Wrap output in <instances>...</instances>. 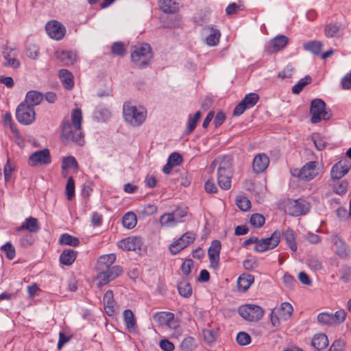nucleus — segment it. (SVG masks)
<instances>
[{
	"label": "nucleus",
	"instance_id": "obj_1",
	"mask_svg": "<svg viewBox=\"0 0 351 351\" xmlns=\"http://www.w3.org/2000/svg\"><path fill=\"white\" fill-rule=\"evenodd\" d=\"M211 166H217V182L219 187L223 190L230 189L233 173L231 157L219 156L214 160Z\"/></svg>",
	"mask_w": 351,
	"mask_h": 351
},
{
	"label": "nucleus",
	"instance_id": "obj_2",
	"mask_svg": "<svg viewBox=\"0 0 351 351\" xmlns=\"http://www.w3.org/2000/svg\"><path fill=\"white\" fill-rule=\"evenodd\" d=\"M123 114L125 122L133 127H139L146 119L147 110L132 101H126L123 106Z\"/></svg>",
	"mask_w": 351,
	"mask_h": 351
},
{
	"label": "nucleus",
	"instance_id": "obj_3",
	"mask_svg": "<svg viewBox=\"0 0 351 351\" xmlns=\"http://www.w3.org/2000/svg\"><path fill=\"white\" fill-rule=\"evenodd\" d=\"M60 141L64 144L74 143L82 146L84 143L82 129L72 125L71 121L64 119L60 123Z\"/></svg>",
	"mask_w": 351,
	"mask_h": 351
},
{
	"label": "nucleus",
	"instance_id": "obj_4",
	"mask_svg": "<svg viewBox=\"0 0 351 351\" xmlns=\"http://www.w3.org/2000/svg\"><path fill=\"white\" fill-rule=\"evenodd\" d=\"M309 114L311 116V123L313 124L322 120L328 121L332 117L331 111L326 108L325 101L319 98L313 99L311 101Z\"/></svg>",
	"mask_w": 351,
	"mask_h": 351
},
{
	"label": "nucleus",
	"instance_id": "obj_5",
	"mask_svg": "<svg viewBox=\"0 0 351 351\" xmlns=\"http://www.w3.org/2000/svg\"><path fill=\"white\" fill-rule=\"evenodd\" d=\"M152 47L148 43H143L134 47L131 59L134 64L140 69L146 67L152 58Z\"/></svg>",
	"mask_w": 351,
	"mask_h": 351
},
{
	"label": "nucleus",
	"instance_id": "obj_6",
	"mask_svg": "<svg viewBox=\"0 0 351 351\" xmlns=\"http://www.w3.org/2000/svg\"><path fill=\"white\" fill-rule=\"evenodd\" d=\"M238 313L245 320L251 322L259 321L264 315L263 309L254 304H245L239 306Z\"/></svg>",
	"mask_w": 351,
	"mask_h": 351
},
{
	"label": "nucleus",
	"instance_id": "obj_7",
	"mask_svg": "<svg viewBox=\"0 0 351 351\" xmlns=\"http://www.w3.org/2000/svg\"><path fill=\"white\" fill-rule=\"evenodd\" d=\"M35 116L34 108L25 102H21L16 108V118L21 124L30 125L35 121Z\"/></svg>",
	"mask_w": 351,
	"mask_h": 351
},
{
	"label": "nucleus",
	"instance_id": "obj_8",
	"mask_svg": "<svg viewBox=\"0 0 351 351\" xmlns=\"http://www.w3.org/2000/svg\"><path fill=\"white\" fill-rule=\"evenodd\" d=\"M123 272V267L120 265H114L108 268L103 271L97 274L98 285L104 286L114 280L117 277L122 275Z\"/></svg>",
	"mask_w": 351,
	"mask_h": 351
},
{
	"label": "nucleus",
	"instance_id": "obj_9",
	"mask_svg": "<svg viewBox=\"0 0 351 351\" xmlns=\"http://www.w3.org/2000/svg\"><path fill=\"white\" fill-rule=\"evenodd\" d=\"M259 96L256 93L247 94L244 98L236 106L234 109L233 114L239 117L248 109L253 108L258 101Z\"/></svg>",
	"mask_w": 351,
	"mask_h": 351
},
{
	"label": "nucleus",
	"instance_id": "obj_10",
	"mask_svg": "<svg viewBox=\"0 0 351 351\" xmlns=\"http://www.w3.org/2000/svg\"><path fill=\"white\" fill-rule=\"evenodd\" d=\"M195 239V234L188 231L170 245L169 251L172 254L176 255L192 243Z\"/></svg>",
	"mask_w": 351,
	"mask_h": 351
},
{
	"label": "nucleus",
	"instance_id": "obj_11",
	"mask_svg": "<svg viewBox=\"0 0 351 351\" xmlns=\"http://www.w3.org/2000/svg\"><path fill=\"white\" fill-rule=\"evenodd\" d=\"M45 29L49 36L56 40H61L66 34L65 27L57 21L48 22L45 25Z\"/></svg>",
	"mask_w": 351,
	"mask_h": 351
},
{
	"label": "nucleus",
	"instance_id": "obj_12",
	"mask_svg": "<svg viewBox=\"0 0 351 351\" xmlns=\"http://www.w3.org/2000/svg\"><path fill=\"white\" fill-rule=\"evenodd\" d=\"M51 162L49 150L47 148L36 151L29 158L28 163L30 166L34 167L38 165H49Z\"/></svg>",
	"mask_w": 351,
	"mask_h": 351
},
{
	"label": "nucleus",
	"instance_id": "obj_13",
	"mask_svg": "<svg viewBox=\"0 0 351 351\" xmlns=\"http://www.w3.org/2000/svg\"><path fill=\"white\" fill-rule=\"evenodd\" d=\"M221 243L219 240H213L208 250V255L210 263V267L217 269L219 266V256Z\"/></svg>",
	"mask_w": 351,
	"mask_h": 351
},
{
	"label": "nucleus",
	"instance_id": "obj_14",
	"mask_svg": "<svg viewBox=\"0 0 351 351\" xmlns=\"http://www.w3.org/2000/svg\"><path fill=\"white\" fill-rule=\"evenodd\" d=\"M143 241L140 237H128L119 241V248L127 251L141 250L143 246Z\"/></svg>",
	"mask_w": 351,
	"mask_h": 351
},
{
	"label": "nucleus",
	"instance_id": "obj_15",
	"mask_svg": "<svg viewBox=\"0 0 351 351\" xmlns=\"http://www.w3.org/2000/svg\"><path fill=\"white\" fill-rule=\"evenodd\" d=\"M318 162L310 161L306 162L300 168L302 180L310 181L314 179L319 174Z\"/></svg>",
	"mask_w": 351,
	"mask_h": 351
},
{
	"label": "nucleus",
	"instance_id": "obj_16",
	"mask_svg": "<svg viewBox=\"0 0 351 351\" xmlns=\"http://www.w3.org/2000/svg\"><path fill=\"white\" fill-rule=\"evenodd\" d=\"M269 158L267 154L260 153L256 154L252 162L253 172L258 174L264 172L269 164Z\"/></svg>",
	"mask_w": 351,
	"mask_h": 351
},
{
	"label": "nucleus",
	"instance_id": "obj_17",
	"mask_svg": "<svg viewBox=\"0 0 351 351\" xmlns=\"http://www.w3.org/2000/svg\"><path fill=\"white\" fill-rule=\"evenodd\" d=\"M310 208L309 204L301 199L295 200L289 207V214L292 216H300L306 214Z\"/></svg>",
	"mask_w": 351,
	"mask_h": 351
},
{
	"label": "nucleus",
	"instance_id": "obj_18",
	"mask_svg": "<svg viewBox=\"0 0 351 351\" xmlns=\"http://www.w3.org/2000/svg\"><path fill=\"white\" fill-rule=\"evenodd\" d=\"M204 30L208 33V36L205 39L206 45L210 47L217 45L221 38V32L219 29L213 27L212 25H207L204 27Z\"/></svg>",
	"mask_w": 351,
	"mask_h": 351
},
{
	"label": "nucleus",
	"instance_id": "obj_19",
	"mask_svg": "<svg viewBox=\"0 0 351 351\" xmlns=\"http://www.w3.org/2000/svg\"><path fill=\"white\" fill-rule=\"evenodd\" d=\"M116 261V255L115 254H108L101 256L95 265L96 270L97 274L100 273V271H103L104 270L112 267V264Z\"/></svg>",
	"mask_w": 351,
	"mask_h": 351
},
{
	"label": "nucleus",
	"instance_id": "obj_20",
	"mask_svg": "<svg viewBox=\"0 0 351 351\" xmlns=\"http://www.w3.org/2000/svg\"><path fill=\"white\" fill-rule=\"evenodd\" d=\"M56 56L64 66L73 64L77 58V52L73 50L58 51Z\"/></svg>",
	"mask_w": 351,
	"mask_h": 351
},
{
	"label": "nucleus",
	"instance_id": "obj_21",
	"mask_svg": "<svg viewBox=\"0 0 351 351\" xmlns=\"http://www.w3.org/2000/svg\"><path fill=\"white\" fill-rule=\"evenodd\" d=\"M103 304L105 312L109 316H113L116 313L114 294L112 290H108L104 295Z\"/></svg>",
	"mask_w": 351,
	"mask_h": 351
},
{
	"label": "nucleus",
	"instance_id": "obj_22",
	"mask_svg": "<svg viewBox=\"0 0 351 351\" xmlns=\"http://www.w3.org/2000/svg\"><path fill=\"white\" fill-rule=\"evenodd\" d=\"M343 31V25L340 22L331 21L325 25L324 34L326 37H339Z\"/></svg>",
	"mask_w": 351,
	"mask_h": 351
},
{
	"label": "nucleus",
	"instance_id": "obj_23",
	"mask_svg": "<svg viewBox=\"0 0 351 351\" xmlns=\"http://www.w3.org/2000/svg\"><path fill=\"white\" fill-rule=\"evenodd\" d=\"M24 230H27L31 233L38 232L40 230L38 220L32 217L26 218L23 223L16 228L19 232Z\"/></svg>",
	"mask_w": 351,
	"mask_h": 351
},
{
	"label": "nucleus",
	"instance_id": "obj_24",
	"mask_svg": "<svg viewBox=\"0 0 351 351\" xmlns=\"http://www.w3.org/2000/svg\"><path fill=\"white\" fill-rule=\"evenodd\" d=\"M254 282V277L250 274H243L237 279V287L239 291L245 292Z\"/></svg>",
	"mask_w": 351,
	"mask_h": 351
},
{
	"label": "nucleus",
	"instance_id": "obj_25",
	"mask_svg": "<svg viewBox=\"0 0 351 351\" xmlns=\"http://www.w3.org/2000/svg\"><path fill=\"white\" fill-rule=\"evenodd\" d=\"M58 76L66 89L71 90L73 88V75L71 72L67 69H62L58 72Z\"/></svg>",
	"mask_w": 351,
	"mask_h": 351
},
{
	"label": "nucleus",
	"instance_id": "obj_26",
	"mask_svg": "<svg viewBox=\"0 0 351 351\" xmlns=\"http://www.w3.org/2000/svg\"><path fill=\"white\" fill-rule=\"evenodd\" d=\"M77 258V252L73 249H65L60 256V262L61 264L70 266Z\"/></svg>",
	"mask_w": 351,
	"mask_h": 351
},
{
	"label": "nucleus",
	"instance_id": "obj_27",
	"mask_svg": "<svg viewBox=\"0 0 351 351\" xmlns=\"http://www.w3.org/2000/svg\"><path fill=\"white\" fill-rule=\"evenodd\" d=\"M123 319L125 328L129 332H133L136 330V319L130 309H126L123 311Z\"/></svg>",
	"mask_w": 351,
	"mask_h": 351
},
{
	"label": "nucleus",
	"instance_id": "obj_28",
	"mask_svg": "<svg viewBox=\"0 0 351 351\" xmlns=\"http://www.w3.org/2000/svg\"><path fill=\"white\" fill-rule=\"evenodd\" d=\"M311 344L317 350H324L328 346V337L323 333L316 334L313 337Z\"/></svg>",
	"mask_w": 351,
	"mask_h": 351
},
{
	"label": "nucleus",
	"instance_id": "obj_29",
	"mask_svg": "<svg viewBox=\"0 0 351 351\" xmlns=\"http://www.w3.org/2000/svg\"><path fill=\"white\" fill-rule=\"evenodd\" d=\"M111 115V112L108 108L103 105H98L93 111V118L97 121H106Z\"/></svg>",
	"mask_w": 351,
	"mask_h": 351
},
{
	"label": "nucleus",
	"instance_id": "obj_30",
	"mask_svg": "<svg viewBox=\"0 0 351 351\" xmlns=\"http://www.w3.org/2000/svg\"><path fill=\"white\" fill-rule=\"evenodd\" d=\"M43 99V95L36 90H30L27 93L25 103L33 108L39 105Z\"/></svg>",
	"mask_w": 351,
	"mask_h": 351
},
{
	"label": "nucleus",
	"instance_id": "obj_31",
	"mask_svg": "<svg viewBox=\"0 0 351 351\" xmlns=\"http://www.w3.org/2000/svg\"><path fill=\"white\" fill-rule=\"evenodd\" d=\"M160 9L167 14H174L178 10V5L174 0H158Z\"/></svg>",
	"mask_w": 351,
	"mask_h": 351
},
{
	"label": "nucleus",
	"instance_id": "obj_32",
	"mask_svg": "<svg viewBox=\"0 0 351 351\" xmlns=\"http://www.w3.org/2000/svg\"><path fill=\"white\" fill-rule=\"evenodd\" d=\"M288 38L285 35H278L269 41V46L273 51H278L288 43Z\"/></svg>",
	"mask_w": 351,
	"mask_h": 351
},
{
	"label": "nucleus",
	"instance_id": "obj_33",
	"mask_svg": "<svg viewBox=\"0 0 351 351\" xmlns=\"http://www.w3.org/2000/svg\"><path fill=\"white\" fill-rule=\"evenodd\" d=\"M322 47L323 44L319 40H310L303 45L304 50L310 51L315 56L321 55Z\"/></svg>",
	"mask_w": 351,
	"mask_h": 351
},
{
	"label": "nucleus",
	"instance_id": "obj_34",
	"mask_svg": "<svg viewBox=\"0 0 351 351\" xmlns=\"http://www.w3.org/2000/svg\"><path fill=\"white\" fill-rule=\"evenodd\" d=\"M349 171V169L341 164H335L330 171V176L333 180H339L343 178Z\"/></svg>",
	"mask_w": 351,
	"mask_h": 351
},
{
	"label": "nucleus",
	"instance_id": "obj_35",
	"mask_svg": "<svg viewBox=\"0 0 351 351\" xmlns=\"http://www.w3.org/2000/svg\"><path fill=\"white\" fill-rule=\"evenodd\" d=\"M137 223V217L134 213L127 212L122 217V224L127 229L134 228Z\"/></svg>",
	"mask_w": 351,
	"mask_h": 351
},
{
	"label": "nucleus",
	"instance_id": "obj_36",
	"mask_svg": "<svg viewBox=\"0 0 351 351\" xmlns=\"http://www.w3.org/2000/svg\"><path fill=\"white\" fill-rule=\"evenodd\" d=\"M283 238L285 240L286 244L289 246L293 252H296L298 245L295 242V237L294 232L291 229H287L283 233Z\"/></svg>",
	"mask_w": 351,
	"mask_h": 351
},
{
	"label": "nucleus",
	"instance_id": "obj_37",
	"mask_svg": "<svg viewBox=\"0 0 351 351\" xmlns=\"http://www.w3.org/2000/svg\"><path fill=\"white\" fill-rule=\"evenodd\" d=\"M174 314L171 312H158L154 315V318L160 325L167 326L168 323L173 318Z\"/></svg>",
	"mask_w": 351,
	"mask_h": 351
},
{
	"label": "nucleus",
	"instance_id": "obj_38",
	"mask_svg": "<svg viewBox=\"0 0 351 351\" xmlns=\"http://www.w3.org/2000/svg\"><path fill=\"white\" fill-rule=\"evenodd\" d=\"M276 310L280 313V318L284 320L289 319L293 312V308L289 302H282L280 307Z\"/></svg>",
	"mask_w": 351,
	"mask_h": 351
},
{
	"label": "nucleus",
	"instance_id": "obj_39",
	"mask_svg": "<svg viewBox=\"0 0 351 351\" xmlns=\"http://www.w3.org/2000/svg\"><path fill=\"white\" fill-rule=\"evenodd\" d=\"M281 232L279 230H276L269 237L262 239V240H265V245H268L269 250H272L279 244Z\"/></svg>",
	"mask_w": 351,
	"mask_h": 351
},
{
	"label": "nucleus",
	"instance_id": "obj_40",
	"mask_svg": "<svg viewBox=\"0 0 351 351\" xmlns=\"http://www.w3.org/2000/svg\"><path fill=\"white\" fill-rule=\"evenodd\" d=\"M201 117V112L197 111L194 115L189 114L187 122V128L186 130V134H191L196 128L197 123Z\"/></svg>",
	"mask_w": 351,
	"mask_h": 351
},
{
	"label": "nucleus",
	"instance_id": "obj_41",
	"mask_svg": "<svg viewBox=\"0 0 351 351\" xmlns=\"http://www.w3.org/2000/svg\"><path fill=\"white\" fill-rule=\"evenodd\" d=\"M178 291L179 294L186 298L192 295V288L191 284L186 281H182L178 284Z\"/></svg>",
	"mask_w": 351,
	"mask_h": 351
},
{
	"label": "nucleus",
	"instance_id": "obj_42",
	"mask_svg": "<svg viewBox=\"0 0 351 351\" xmlns=\"http://www.w3.org/2000/svg\"><path fill=\"white\" fill-rule=\"evenodd\" d=\"M61 167L62 170H66L69 169H78V163L73 156H66L62 158Z\"/></svg>",
	"mask_w": 351,
	"mask_h": 351
},
{
	"label": "nucleus",
	"instance_id": "obj_43",
	"mask_svg": "<svg viewBox=\"0 0 351 351\" xmlns=\"http://www.w3.org/2000/svg\"><path fill=\"white\" fill-rule=\"evenodd\" d=\"M59 242L62 245H66L73 247H76L80 243L78 238L73 237L67 233L62 234L60 236Z\"/></svg>",
	"mask_w": 351,
	"mask_h": 351
},
{
	"label": "nucleus",
	"instance_id": "obj_44",
	"mask_svg": "<svg viewBox=\"0 0 351 351\" xmlns=\"http://www.w3.org/2000/svg\"><path fill=\"white\" fill-rule=\"evenodd\" d=\"M167 326L173 332L171 336L175 338H178L182 333V327L180 325L179 321L175 319V315L171 321H170Z\"/></svg>",
	"mask_w": 351,
	"mask_h": 351
},
{
	"label": "nucleus",
	"instance_id": "obj_45",
	"mask_svg": "<svg viewBox=\"0 0 351 351\" xmlns=\"http://www.w3.org/2000/svg\"><path fill=\"white\" fill-rule=\"evenodd\" d=\"M160 223L162 226L167 228H172L176 226L178 223L176 222L175 218L172 213H165L160 217Z\"/></svg>",
	"mask_w": 351,
	"mask_h": 351
},
{
	"label": "nucleus",
	"instance_id": "obj_46",
	"mask_svg": "<svg viewBox=\"0 0 351 351\" xmlns=\"http://www.w3.org/2000/svg\"><path fill=\"white\" fill-rule=\"evenodd\" d=\"M311 77L309 75H306L303 78L300 79L293 87L292 93L293 94H299L303 88L311 82Z\"/></svg>",
	"mask_w": 351,
	"mask_h": 351
},
{
	"label": "nucleus",
	"instance_id": "obj_47",
	"mask_svg": "<svg viewBox=\"0 0 351 351\" xmlns=\"http://www.w3.org/2000/svg\"><path fill=\"white\" fill-rule=\"evenodd\" d=\"M82 112L81 109L75 108L71 112V124L82 129Z\"/></svg>",
	"mask_w": 351,
	"mask_h": 351
},
{
	"label": "nucleus",
	"instance_id": "obj_48",
	"mask_svg": "<svg viewBox=\"0 0 351 351\" xmlns=\"http://www.w3.org/2000/svg\"><path fill=\"white\" fill-rule=\"evenodd\" d=\"M75 182L72 177H69L67 180L66 188H65V194L67 199L71 200L75 195Z\"/></svg>",
	"mask_w": 351,
	"mask_h": 351
},
{
	"label": "nucleus",
	"instance_id": "obj_49",
	"mask_svg": "<svg viewBox=\"0 0 351 351\" xmlns=\"http://www.w3.org/2000/svg\"><path fill=\"white\" fill-rule=\"evenodd\" d=\"M3 122L6 126L10 128V129L14 134H19V131L17 129L16 124L14 123V122L12 120V114L10 112H6L3 114Z\"/></svg>",
	"mask_w": 351,
	"mask_h": 351
},
{
	"label": "nucleus",
	"instance_id": "obj_50",
	"mask_svg": "<svg viewBox=\"0 0 351 351\" xmlns=\"http://www.w3.org/2000/svg\"><path fill=\"white\" fill-rule=\"evenodd\" d=\"M171 213L175 218L176 222L179 223L183 221V218L187 215L188 210L186 208L177 207Z\"/></svg>",
	"mask_w": 351,
	"mask_h": 351
},
{
	"label": "nucleus",
	"instance_id": "obj_51",
	"mask_svg": "<svg viewBox=\"0 0 351 351\" xmlns=\"http://www.w3.org/2000/svg\"><path fill=\"white\" fill-rule=\"evenodd\" d=\"M265 221V217L259 213L252 214L250 219V223L254 228L262 227L264 225Z\"/></svg>",
	"mask_w": 351,
	"mask_h": 351
},
{
	"label": "nucleus",
	"instance_id": "obj_52",
	"mask_svg": "<svg viewBox=\"0 0 351 351\" xmlns=\"http://www.w3.org/2000/svg\"><path fill=\"white\" fill-rule=\"evenodd\" d=\"M236 204L238 208L243 211L247 210L251 206V202L250 199L243 195L238 196L237 197Z\"/></svg>",
	"mask_w": 351,
	"mask_h": 351
},
{
	"label": "nucleus",
	"instance_id": "obj_53",
	"mask_svg": "<svg viewBox=\"0 0 351 351\" xmlns=\"http://www.w3.org/2000/svg\"><path fill=\"white\" fill-rule=\"evenodd\" d=\"M339 273L341 280L344 282H348L351 280V267L344 265L341 266Z\"/></svg>",
	"mask_w": 351,
	"mask_h": 351
},
{
	"label": "nucleus",
	"instance_id": "obj_54",
	"mask_svg": "<svg viewBox=\"0 0 351 351\" xmlns=\"http://www.w3.org/2000/svg\"><path fill=\"white\" fill-rule=\"evenodd\" d=\"M1 250L5 254L6 258L12 260L16 255L14 246L10 242H7L1 247Z\"/></svg>",
	"mask_w": 351,
	"mask_h": 351
},
{
	"label": "nucleus",
	"instance_id": "obj_55",
	"mask_svg": "<svg viewBox=\"0 0 351 351\" xmlns=\"http://www.w3.org/2000/svg\"><path fill=\"white\" fill-rule=\"evenodd\" d=\"M237 343L242 346H247L251 342L250 335L245 332H239L236 337Z\"/></svg>",
	"mask_w": 351,
	"mask_h": 351
},
{
	"label": "nucleus",
	"instance_id": "obj_56",
	"mask_svg": "<svg viewBox=\"0 0 351 351\" xmlns=\"http://www.w3.org/2000/svg\"><path fill=\"white\" fill-rule=\"evenodd\" d=\"M332 313L324 312L321 313L317 315V321L322 325H332Z\"/></svg>",
	"mask_w": 351,
	"mask_h": 351
},
{
	"label": "nucleus",
	"instance_id": "obj_57",
	"mask_svg": "<svg viewBox=\"0 0 351 351\" xmlns=\"http://www.w3.org/2000/svg\"><path fill=\"white\" fill-rule=\"evenodd\" d=\"M111 51L113 54L119 56H123L125 53V49L122 42H114L111 46Z\"/></svg>",
	"mask_w": 351,
	"mask_h": 351
},
{
	"label": "nucleus",
	"instance_id": "obj_58",
	"mask_svg": "<svg viewBox=\"0 0 351 351\" xmlns=\"http://www.w3.org/2000/svg\"><path fill=\"white\" fill-rule=\"evenodd\" d=\"M348 182L346 180H342L334 185L333 190L335 193L340 195H343L346 193L348 190Z\"/></svg>",
	"mask_w": 351,
	"mask_h": 351
},
{
	"label": "nucleus",
	"instance_id": "obj_59",
	"mask_svg": "<svg viewBox=\"0 0 351 351\" xmlns=\"http://www.w3.org/2000/svg\"><path fill=\"white\" fill-rule=\"evenodd\" d=\"M333 324H340L343 322L346 318V313L343 309L339 310L335 313H332Z\"/></svg>",
	"mask_w": 351,
	"mask_h": 351
},
{
	"label": "nucleus",
	"instance_id": "obj_60",
	"mask_svg": "<svg viewBox=\"0 0 351 351\" xmlns=\"http://www.w3.org/2000/svg\"><path fill=\"white\" fill-rule=\"evenodd\" d=\"M181 347L182 349L186 350H193L196 347L195 338L193 337H187L184 338L181 343Z\"/></svg>",
	"mask_w": 351,
	"mask_h": 351
},
{
	"label": "nucleus",
	"instance_id": "obj_61",
	"mask_svg": "<svg viewBox=\"0 0 351 351\" xmlns=\"http://www.w3.org/2000/svg\"><path fill=\"white\" fill-rule=\"evenodd\" d=\"M26 53L29 58L36 60L39 55V47L34 44L29 45Z\"/></svg>",
	"mask_w": 351,
	"mask_h": 351
},
{
	"label": "nucleus",
	"instance_id": "obj_62",
	"mask_svg": "<svg viewBox=\"0 0 351 351\" xmlns=\"http://www.w3.org/2000/svg\"><path fill=\"white\" fill-rule=\"evenodd\" d=\"M280 313L277 311L276 308H273L269 314L270 322L272 326L277 328L280 324Z\"/></svg>",
	"mask_w": 351,
	"mask_h": 351
},
{
	"label": "nucleus",
	"instance_id": "obj_63",
	"mask_svg": "<svg viewBox=\"0 0 351 351\" xmlns=\"http://www.w3.org/2000/svg\"><path fill=\"white\" fill-rule=\"evenodd\" d=\"M158 210V206L153 204H147V205H145L143 210H141V215L143 216V217H145V216H149V215H152L154 213H156Z\"/></svg>",
	"mask_w": 351,
	"mask_h": 351
},
{
	"label": "nucleus",
	"instance_id": "obj_64",
	"mask_svg": "<svg viewBox=\"0 0 351 351\" xmlns=\"http://www.w3.org/2000/svg\"><path fill=\"white\" fill-rule=\"evenodd\" d=\"M182 160L183 158L180 154L178 152H173L169 155L167 161L173 166H177L182 162Z\"/></svg>",
	"mask_w": 351,
	"mask_h": 351
}]
</instances>
